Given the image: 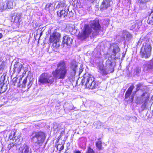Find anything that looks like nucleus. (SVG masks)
<instances>
[{"mask_svg": "<svg viewBox=\"0 0 153 153\" xmlns=\"http://www.w3.org/2000/svg\"><path fill=\"white\" fill-rule=\"evenodd\" d=\"M101 26L98 19L91 21L90 25H85L84 30L79 34V37L81 40H84L88 37L91 33L93 32V30H100Z\"/></svg>", "mask_w": 153, "mask_h": 153, "instance_id": "obj_1", "label": "nucleus"}, {"mask_svg": "<svg viewBox=\"0 0 153 153\" xmlns=\"http://www.w3.org/2000/svg\"><path fill=\"white\" fill-rule=\"evenodd\" d=\"M142 44L143 45L141 49L140 55L142 58H147L151 55L152 47L150 43L146 38L142 37L139 40L137 45H140Z\"/></svg>", "mask_w": 153, "mask_h": 153, "instance_id": "obj_2", "label": "nucleus"}, {"mask_svg": "<svg viewBox=\"0 0 153 153\" xmlns=\"http://www.w3.org/2000/svg\"><path fill=\"white\" fill-rule=\"evenodd\" d=\"M23 76H20L19 77H14L12 80V84L20 87L25 88L26 86L28 88L31 86L33 84V78L30 76H27L22 81Z\"/></svg>", "mask_w": 153, "mask_h": 153, "instance_id": "obj_3", "label": "nucleus"}, {"mask_svg": "<svg viewBox=\"0 0 153 153\" xmlns=\"http://www.w3.org/2000/svg\"><path fill=\"white\" fill-rule=\"evenodd\" d=\"M68 70L65 62L61 61L57 64V68L52 72V74L57 78L63 79L66 77Z\"/></svg>", "mask_w": 153, "mask_h": 153, "instance_id": "obj_4", "label": "nucleus"}, {"mask_svg": "<svg viewBox=\"0 0 153 153\" xmlns=\"http://www.w3.org/2000/svg\"><path fill=\"white\" fill-rule=\"evenodd\" d=\"M32 141L36 146L42 144L45 138V134L42 132H34L32 134Z\"/></svg>", "mask_w": 153, "mask_h": 153, "instance_id": "obj_5", "label": "nucleus"}, {"mask_svg": "<svg viewBox=\"0 0 153 153\" xmlns=\"http://www.w3.org/2000/svg\"><path fill=\"white\" fill-rule=\"evenodd\" d=\"M99 70L103 74L107 75L114 72V67L111 60L108 59L106 62L105 66L104 68L102 65L99 66Z\"/></svg>", "mask_w": 153, "mask_h": 153, "instance_id": "obj_6", "label": "nucleus"}, {"mask_svg": "<svg viewBox=\"0 0 153 153\" xmlns=\"http://www.w3.org/2000/svg\"><path fill=\"white\" fill-rule=\"evenodd\" d=\"M54 81V79L53 76L48 74L43 73L40 76L38 81L40 84H51Z\"/></svg>", "mask_w": 153, "mask_h": 153, "instance_id": "obj_7", "label": "nucleus"}, {"mask_svg": "<svg viewBox=\"0 0 153 153\" xmlns=\"http://www.w3.org/2000/svg\"><path fill=\"white\" fill-rule=\"evenodd\" d=\"M60 36L59 33L55 31L51 35L49 41L53 43V46L56 48H58L60 45L59 41Z\"/></svg>", "mask_w": 153, "mask_h": 153, "instance_id": "obj_8", "label": "nucleus"}, {"mask_svg": "<svg viewBox=\"0 0 153 153\" xmlns=\"http://www.w3.org/2000/svg\"><path fill=\"white\" fill-rule=\"evenodd\" d=\"M57 15L60 18H66L72 17L74 13L72 11H69L68 8H65L64 10H62L60 11H58Z\"/></svg>", "mask_w": 153, "mask_h": 153, "instance_id": "obj_9", "label": "nucleus"}, {"mask_svg": "<svg viewBox=\"0 0 153 153\" xmlns=\"http://www.w3.org/2000/svg\"><path fill=\"white\" fill-rule=\"evenodd\" d=\"M94 78L93 76L88 74H85L83 76L82 80V82L83 85L85 84L86 87L87 88V84L91 85V83L94 81Z\"/></svg>", "mask_w": 153, "mask_h": 153, "instance_id": "obj_10", "label": "nucleus"}, {"mask_svg": "<svg viewBox=\"0 0 153 153\" xmlns=\"http://www.w3.org/2000/svg\"><path fill=\"white\" fill-rule=\"evenodd\" d=\"M6 3L5 5L3 3L1 4L0 10L2 12L7 9H12L13 7V0H7L5 1Z\"/></svg>", "mask_w": 153, "mask_h": 153, "instance_id": "obj_11", "label": "nucleus"}, {"mask_svg": "<svg viewBox=\"0 0 153 153\" xmlns=\"http://www.w3.org/2000/svg\"><path fill=\"white\" fill-rule=\"evenodd\" d=\"M148 94L146 92H144L140 97L137 98V102L138 103L142 102H147L149 100Z\"/></svg>", "mask_w": 153, "mask_h": 153, "instance_id": "obj_12", "label": "nucleus"}, {"mask_svg": "<svg viewBox=\"0 0 153 153\" xmlns=\"http://www.w3.org/2000/svg\"><path fill=\"white\" fill-rule=\"evenodd\" d=\"M153 69V61L151 60L146 62L143 65V70L144 71H149Z\"/></svg>", "mask_w": 153, "mask_h": 153, "instance_id": "obj_13", "label": "nucleus"}, {"mask_svg": "<svg viewBox=\"0 0 153 153\" xmlns=\"http://www.w3.org/2000/svg\"><path fill=\"white\" fill-rule=\"evenodd\" d=\"M22 65L19 62H15L13 68L14 73H19L22 69Z\"/></svg>", "mask_w": 153, "mask_h": 153, "instance_id": "obj_14", "label": "nucleus"}, {"mask_svg": "<svg viewBox=\"0 0 153 153\" xmlns=\"http://www.w3.org/2000/svg\"><path fill=\"white\" fill-rule=\"evenodd\" d=\"M112 0H103L100 7V9H106L110 6Z\"/></svg>", "mask_w": 153, "mask_h": 153, "instance_id": "obj_15", "label": "nucleus"}, {"mask_svg": "<svg viewBox=\"0 0 153 153\" xmlns=\"http://www.w3.org/2000/svg\"><path fill=\"white\" fill-rule=\"evenodd\" d=\"M64 110L65 111L68 112L71 110L75 109V108L74 107L72 103H65L64 105Z\"/></svg>", "mask_w": 153, "mask_h": 153, "instance_id": "obj_16", "label": "nucleus"}, {"mask_svg": "<svg viewBox=\"0 0 153 153\" xmlns=\"http://www.w3.org/2000/svg\"><path fill=\"white\" fill-rule=\"evenodd\" d=\"M72 42V39L68 35L64 36L63 38L62 43L65 44L67 45L70 46Z\"/></svg>", "mask_w": 153, "mask_h": 153, "instance_id": "obj_17", "label": "nucleus"}, {"mask_svg": "<svg viewBox=\"0 0 153 153\" xmlns=\"http://www.w3.org/2000/svg\"><path fill=\"white\" fill-rule=\"evenodd\" d=\"M31 149L26 144H24L20 149L19 153H31Z\"/></svg>", "mask_w": 153, "mask_h": 153, "instance_id": "obj_18", "label": "nucleus"}, {"mask_svg": "<svg viewBox=\"0 0 153 153\" xmlns=\"http://www.w3.org/2000/svg\"><path fill=\"white\" fill-rule=\"evenodd\" d=\"M3 77L2 76V81H3L2 82H1L0 84V95L2 93L5 92L7 88V85L4 83V81L3 79Z\"/></svg>", "mask_w": 153, "mask_h": 153, "instance_id": "obj_19", "label": "nucleus"}, {"mask_svg": "<svg viewBox=\"0 0 153 153\" xmlns=\"http://www.w3.org/2000/svg\"><path fill=\"white\" fill-rule=\"evenodd\" d=\"M15 132L14 131H12L10 134L9 135V138L10 140H12L13 141H14V140H15V142H17V141L19 140H18L19 139L18 137H16L15 136Z\"/></svg>", "mask_w": 153, "mask_h": 153, "instance_id": "obj_20", "label": "nucleus"}, {"mask_svg": "<svg viewBox=\"0 0 153 153\" xmlns=\"http://www.w3.org/2000/svg\"><path fill=\"white\" fill-rule=\"evenodd\" d=\"M134 88V86L133 85H132L130 87L126 92V93L125 94V98L127 99L129 97L133 89Z\"/></svg>", "mask_w": 153, "mask_h": 153, "instance_id": "obj_21", "label": "nucleus"}, {"mask_svg": "<svg viewBox=\"0 0 153 153\" xmlns=\"http://www.w3.org/2000/svg\"><path fill=\"white\" fill-rule=\"evenodd\" d=\"M123 34L124 38H125V36H126V40H129L131 39L132 37V34L126 30L123 31Z\"/></svg>", "mask_w": 153, "mask_h": 153, "instance_id": "obj_22", "label": "nucleus"}, {"mask_svg": "<svg viewBox=\"0 0 153 153\" xmlns=\"http://www.w3.org/2000/svg\"><path fill=\"white\" fill-rule=\"evenodd\" d=\"M22 14L20 13H17L14 18V22L16 23H20L21 21Z\"/></svg>", "mask_w": 153, "mask_h": 153, "instance_id": "obj_23", "label": "nucleus"}, {"mask_svg": "<svg viewBox=\"0 0 153 153\" xmlns=\"http://www.w3.org/2000/svg\"><path fill=\"white\" fill-rule=\"evenodd\" d=\"M61 125L60 124H57L56 123H53V128L55 131L56 132H58L61 128Z\"/></svg>", "mask_w": 153, "mask_h": 153, "instance_id": "obj_24", "label": "nucleus"}, {"mask_svg": "<svg viewBox=\"0 0 153 153\" xmlns=\"http://www.w3.org/2000/svg\"><path fill=\"white\" fill-rule=\"evenodd\" d=\"M90 85L89 84H87V88L91 89L95 88L97 86V84L94 81V80L91 83V85Z\"/></svg>", "mask_w": 153, "mask_h": 153, "instance_id": "obj_25", "label": "nucleus"}, {"mask_svg": "<svg viewBox=\"0 0 153 153\" xmlns=\"http://www.w3.org/2000/svg\"><path fill=\"white\" fill-rule=\"evenodd\" d=\"M120 51V49L118 45H115L113 46V48L112 53L113 55L115 56L116 54Z\"/></svg>", "mask_w": 153, "mask_h": 153, "instance_id": "obj_26", "label": "nucleus"}, {"mask_svg": "<svg viewBox=\"0 0 153 153\" xmlns=\"http://www.w3.org/2000/svg\"><path fill=\"white\" fill-rule=\"evenodd\" d=\"M77 67V65L75 62H72L71 64V68L75 72L76 68Z\"/></svg>", "mask_w": 153, "mask_h": 153, "instance_id": "obj_27", "label": "nucleus"}, {"mask_svg": "<svg viewBox=\"0 0 153 153\" xmlns=\"http://www.w3.org/2000/svg\"><path fill=\"white\" fill-rule=\"evenodd\" d=\"M65 4L63 2H59L56 7V8L59 9L60 7H62L65 6Z\"/></svg>", "mask_w": 153, "mask_h": 153, "instance_id": "obj_28", "label": "nucleus"}, {"mask_svg": "<svg viewBox=\"0 0 153 153\" xmlns=\"http://www.w3.org/2000/svg\"><path fill=\"white\" fill-rule=\"evenodd\" d=\"M56 146L57 149L60 151H61L64 148L63 145L62 144H58L57 146L56 145Z\"/></svg>", "mask_w": 153, "mask_h": 153, "instance_id": "obj_29", "label": "nucleus"}, {"mask_svg": "<svg viewBox=\"0 0 153 153\" xmlns=\"http://www.w3.org/2000/svg\"><path fill=\"white\" fill-rule=\"evenodd\" d=\"M151 16H149L148 19L147 20V23L148 24L153 25V19L151 17Z\"/></svg>", "mask_w": 153, "mask_h": 153, "instance_id": "obj_30", "label": "nucleus"}, {"mask_svg": "<svg viewBox=\"0 0 153 153\" xmlns=\"http://www.w3.org/2000/svg\"><path fill=\"white\" fill-rule=\"evenodd\" d=\"M141 88H143V84L140 83L137 85L136 90L137 91H138Z\"/></svg>", "mask_w": 153, "mask_h": 153, "instance_id": "obj_31", "label": "nucleus"}, {"mask_svg": "<svg viewBox=\"0 0 153 153\" xmlns=\"http://www.w3.org/2000/svg\"><path fill=\"white\" fill-rule=\"evenodd\" d=\"M52 7V4L51 3H48L46 5L45 9L49 11L50 8Z\"/></svg>", "mask_w": 153, "mask_h": 153, "instance_id": "obj_32", "label": "nucleus"}, {"mask_svg": "<svg viewBox=\"0 0 153 153\" xmlns=\"http://www.w3.org/2000/svg\"><path fill=\"white\" fill-rule=\"evenodd\" d=\"M102 142L101 141H99L97 142L96 143V146L97 147V148L100 149L102 147Z\"/></svg>", "mask_w": 153, "mask_h": 153, "instance_id": "obj_33", "label": "nucleus"}, {"mask_svg": "<svg viewBox=\"0 0 153 153\" xmlns=\"http://www.w3.org/2000/svg\"><path fill=\"white\" fill-rule=\"evenodd\" d=\"M140 69L139 68H137L135 70V74L137 75H138L140 72Z\"/></svg>", "mask_w": 153, "mask_h": 153, "instance_id": "obj_34", "label": "nucleus"}, {"mask_svg": "<svg viewBox=\"0 0 153 153\" xmlns=\"http://www.w3.org/2000/svg\"><path fill=\"white\" fill-rule=\"evenodd\" d=\"M147 104V102H144V103L142 105L141 108L142 111H144L146 108Z\"/></svg>", "mask_w": 153, "mask_h": 153, "instance_id": "obj_35", "label": "nucleus"}, {"mask_svg": "<svg viewBox=\"0 0 153 153\" xmlns=\"http://www.w3.org/2000/svg\"><path fill=\"white\" fill-rule=\"evenodd\" d=\"M17 144H16V143H10V144L9 145L8 147L11 148L13 147L14 146H16Z\"/></svg>", "mask_w": 153, "mask_h": 153, "instance_id": "obj_36", "label": "nucleus"}, {"mask_svg": "<svg viewBox=\"0 0 153 153\" xmlns=\"http://www.w3.org/2000/svg\"><path fill=\"white\" fill-rule=\"evenodd\" d=\"M4 67V62H1L0 64V69H3Z\"/></svg>", "mask_w": 153, "mask_h": 153, "instance_id": "obj_37", "label": "nucleus"}, {"mask_svg": "<svg viewBox=\"0 0 153 153\" xmlns=\"http://www.w3.org/2000/svg\"><path fill=\"white\" fill-rule=\"evenodd\" d=\"M86 153H94V152L92 149L89 147L88 151Z\"/></svg>", "mask_w": 153, "mask_h": 153, "instance_id": "obj_38", "label": "nucleus"}, {"mask_svg": "<svg viewBox=\"0 0 153 153\" xmlns=\"http://www.w3.org/2000/svg\"><path fill=\"white\" fill-rule=\"evenodd\" d=\"M140 3H145L150 1V0H138Z\"/></svg>", "mask_w": 153, "mask_h": 153, "instance_id": "obj_39", "label": "nucleus"}, {"mask_svg": "<svg viewBox=\"0 0 153 153\" xmlns=\"http://www.w3.org/2000/svg\"><path fill=\"white\" fill-rule=\"evenodd\" d=\"M151 16V17L153 19V10L150 13L149 16Z\"/></svg>", "mask_w": 153, "mask_h": 153, "instance_id": "obj_40", "label": "nucleus"}, {"mask_svg": "<svg viewBox=\"0 0 153 153\" xmlns=\"http://www.w3.org/2000/svg\"><path fill=\"white\" fill-rule=\"evenodd\" d=\"M136 27V25L135 24H134L131 27V29H133L134 28H135Z\"/></svg>", "mask_w": 153, "mask_h": 153, "instance_id": "obj_41", "label": "nucleus"}, {"mask_svg": "<svg viewBox=\"0 0 153 153\" xmlns=\"http://www.w3.org/2000/svg\"><path fill=\"white\" fill-rule=\"evenodd\" d=\"M133 98H134L133 96H131V98H130V101H131V102H132L133 101Z\"/></svg>", "mask_w": 153, "mask_h": 153, "instance_id": "obj_42", "label": "nucleus"}, {"mask_svg": "<svg viewBox=\"0 0 153 153\" xmlns=\"http://www.w3.org/2000/svg\"><path fill=\"white\" fill-rule=\"evenodd\" d=\"M74 153H81V152L79 150L75 151L74 152Z\"/></svg>", "mask_w": 153, "mask_h": 153, "instance_id": "obj_43", "label": "nucleus"}, {"mask_svg": "<svg viewBox=\"0 0 153 153\" xmlns=\"http://www.w3.org/2000/svg\"><path fill=\"white\" fill-rule=\"evenodd\" d=\"M82 71H83V69L81 67V68L80 69L79 73H81L82 72Z\"/></svg>", "mask_w": 153, "mask_h": 153, "instance_id": "obj_44", "label": "nucleus"}, {"mask_svg": "<svg viewBox=\"0 0 153 153\" xmlns=\"http://www.w3.org/2000/svg\"><path fill=\"white\" fill-rule=\"evenodd\" d=\"M3 36V35L1 33H0V39H1Z\"/></svg>", "mask_w": 153, "mask_h": 153, "instance_id": "obj_45", "label": "nucleus"}, {"mask_svg": "<svg viewBox=\"0 0 153 153\" xmlns=\"http://www.w3.org/2000/svg\"><path fill=\"white\" fill-rule=\"evenodd\" d=\"M87 1H91L92 2H93L95 0H87Z\"/></svg>", "mask_w": 153, "mask_h": 153, "instance_id": "obj_46", "label": "nucleus"}, {"mask_svg": "<svg viewBox=\"0 0 153 153\" xmlns=\"http://www.w3.org/2000/svg\"><path fill=\"white\" fill-rule=\"evenodd\" d=\"M42 32H41L40 34V35L41 36L42 35Z\"/></svg>", "mask_w": 153, "mask_h": 153, "instance_id": "obj_47", "label": "nucleus"}, {"mask_svg": "<svg viewBox=\"0 0 153 153\" xmlns=\"http://www.w3.org/2000/svg\"><path fill=\"white\" fill-rule=\"evenodd\" d=\"M128 2H129L131 0H127Z\"/></svg>", "mask_w": 153, "mask_h": 153, "instance_id": "obj_48", "label": "nucleus"}, {"mask_svg": "<svg viewBox=\"0 0 153 153\" xmlns=\"http://www.w3.org/2000/svg\"><path fill=\"white\" fill-rule=\"evenodd\" d=\"M4 76H3V78L4 79Z\"/></svg>", "mask_w": 153, "mask_h": 153, "instance_id": "obj_49", "label": "nucleus"}]
</instances>
